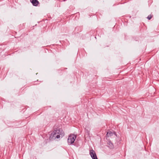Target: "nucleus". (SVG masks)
Segmentation results:
<instances>
[{
  "label": "nucleus",
  "instance_id": "nucleus-5",
  "mask_svg": "<svg viewBox=\"0 0 159 159\" xmlns=\"http://www.w3.org/2000/svg\"><path fill=\"white\" fill-rule=\"evenodd\" d=\"M107 144L108 145L109 147L110 148H113V145L112 143H111V141H109L107 143Z\"/></svg>",
  "mask_w": 159,
  "mask_h": 159
},
{
  "label": "nucleus",
  "instance_id": "nucleus-6",
  "mask_svg": "<svg viewBox=\"0 0 159 159\" xmlns=\"http://www.w3.org/2000/svg\"><path fill=\"white\" fill-rule=\"evenodd\" d=\"M113 133L112 132H111V131H109L107 133V137H109L113 135Z\"/></svg>",
  "mask_w": 159,
  "mask_h": 159
},
{
  "label": "nucleus",
  "instance_id": "nucleus-8",
  "mask_svg": "<svg viewBox=\"0 0 159 159\" xmlns=\"http://www.w3.org/2000/svg\"><path fill=\"white\" fill-rule=\"evenodd\" d=\"M85 133L87 134L88 135H89L90 134V132L89 131L87 130L85 131Z\"/></svg>",
  "mask_w": 159,
  "mask_h": 159
},
{
  "label": "nucleus",
  "instance_id": "nucleus-2",
  "mask_svg": "<svg viewBox=\"0 0 159 159\" xmlns=\"http://www.w3.org/2000/svg\"><path fill=\"white\" fill-rule=\"evenodd\" d=\"M76 138V135L74 134L70 135L68 139V144L70 145L74 143Z\"/></svg>",
  "mask_w": 159,
  "mask_h": 159
},
{
  "label": "nucleus",
  "instance_id": "nucleus-3",
  "mask_svg": "<svg viewBox=\"0 0 159 159\" xmlns=\"http://www.w3.org/2000/svg\"><path fill=\"white\" fill-rule=\"evenodd\" d=\"M89 154L92 159H98L95 152L93 149L91 150L90 151Z\"/></svg>",
  "mask_w": 159,
  "mask_h": 159
},
{
  "label": "nucleus",
  "instance_id": "nucleus-4",
  "mask_svg": "<svg viewBox=\"0 0 159 159\" xmlns=\"http://www.w3.org/2000/svg\"><path fill=\"white\" fill-rule=\"evenodd\" d=\"M30 2L32 5L34 6H37L39 4V2L37 0H30Z\"/></svg>",
  "mask_w": 159,
  "mask_h": 159
},
{
  "label": "nucleus",
  "instance_id": "nucleus-7",
  "mask_svg": "<svg viewBox=\"0 0 159 159\" xmlns=\"http://www.w3.org/2000/svg\"><path fill=\"white\" fill-rule=\"evenodd\" d=\"M152 17V16L151 15H150L148 16L147 17V18L148 20H150L151 19Z\"/></svg>",
  "mask_w": 159,
  "mask_h": 159
},
{
  "label": "nucleus",
  "instance_id": "nucleus-1",
  "mask_svg": "<svg viewBox=\"0 0 159 159\" xmlns=\"http://www.w3.org/2000/svg\"><path fill=\"white\" fill-rule=\"evenodd\" d=\"M63 131L59 129L54 131L51 134L50 136V139H58L60 137V135L62 134Z\"/></svg>",
  "mask_w": 159,
  "mask_h": 159
}]
</instances>
